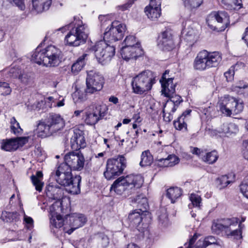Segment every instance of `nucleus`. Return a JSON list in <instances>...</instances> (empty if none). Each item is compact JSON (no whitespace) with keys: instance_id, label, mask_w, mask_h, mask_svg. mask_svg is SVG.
Wrapping results in <instances>:
<instances>
[{"instance_id":"nucleus-43","label":"nucleus","mask_w":248,"mask_h":248,"mask_svg":"<svg viewBox=\"0 0 248 248\" xmlns=\"http://www.w3.org/2000/svg\"><path fill=\"white\" fill-rule=\"evenodd\" d=\"M1 217L6 222L17 221L19 219V215L17 212H3Z\"/></svg>"},{"instance_id":"nucleus-7","label":"nucleus","mask_w":248,"mask_h":248,"mask_svg":"<svg viewBox=\"0 0 248 248\" xmlns=\"http://www.w3.org/2000/svg\"><path fill=\"white\" fill-rule=\"evenodd\" d=\"M155 83V78L151 71H143L134 77L131 82L132 90L137 94H142L150 90Z\"/></svg>"},{"instance_id":"nucleus-47","label":"nucleus","mask_w":248,"mask_h":248,"mask_svg":"<svg viewBox=\"0 0 248 248\" xmlns=\"http://www.w3.org/2000/svg\"><path fill=\"white\" fill-rule=\"evenodd\" d=\"M189 199L194 207H197L199 209L202 205V199L200 195L195 193L191 194Z\"/></svg>"},{"instance_id":"nucleus-2","label":"nucleus","mask_w":248,"mask_h":248,"mask_svg":"<svg viewBox=\"0 0 248 248\" xmlns=\"http://www.w3.org/2000/svg\"><path fill=\"white\" fill-rule=\"evenodd\" d=\"M246 218H241L240 223L238 225L236 218H224L215 219L212 221L211 230L213 233L226 236L227 237H233L236 239L242 238V230L245 227L242 222Z\"/></svg>"},{"instance_id":"nucleus-57","label":"nucleus","mask_w":248,"mask_h":248,"mask_svg":"<svg viewBox=\"0 0 248 248\" xmlns=\"http://www.w3.org/2000/svg\"><path fill=\"white\" fill-rule=\"evenodd\" d=\"M14 139L15 142L17 143V148L23 146L28 141V138L27 137H18Z\"/></svg>"},{"instance_id":"nucleus-5","label":"nucleus","mask_w":248,"mask_h":248,"mask_svg":"<svg viewBox=\"0 0 248 248\" xmlns=\"http://www.w3.org/2000/svg\"><path fill=\"white\" fill-rule=\"evenodd\" d=\"M65 125L63 119L58 114H52L44 122L39 123L37 131L39 137L45 138L62 129Z\"/></svg>"},{"instance_id":"nucleus-29","label":"nucleus","mask_w":248,"mask_h":248,"mask_svg":"<svg viewBox=\"0 0 248 248\" xmlns=\"http://www.w3.org/2000/svg\"><path fill=\"white\" fill-rule=\"evenodd\" d=\"M199 240L203 243V245L205 248L210 245L221 248L223 245V242L221 239L212 235L206 236L203 239Z\"/></svg>"},{"instance_id":"nucleus-32","label":"nucleus","mask_w":248,"mask_h":248,"mask_svg":"<svg viewBox=\"0 0 248 248\" xmlns=\"http://www.w3.org/2000/svg\"><path fill=\"white\" fill-rule=\"evenodd\" d=\"M87 56V54H83L73 64L71 67V71L74 74H77L83 68L85 64V60Z\"/></svg>"},{"instance_id":"nucleus-41","label":"nucleus","mask_w":248,"mask_h":248,"mask_svg":"<svg viewBox=\"0 0 248 248\" xmlns=\"http://www.w3.org/2000/svg\"><path fill=\"white\" fill-rule=\"evenodd\" d=\"M135 202L137 203L138 207L140 208L144 212L147 213V209L148 207L147 199L143 195H140L137 196L134 200Z\"/></svg>"},{"instance_id":"nucleus-64","label":"nucleus","mask_w":248,"mask_h":248,"mask_svg":"<svg viewBox=\"0 0 248 248\" xmlns=\"http://www.w3.org/2000/svg\"><path fill=\"white\" fill-rule=\"evenodd\" d=\"M64 105V99L62 96L58 97L56 103L53 104L54 107H62ZM52 106H53V105L51 104V107H52Z\"/></svg>"},{"instance_id":"nucleus-11","label":"nucleus","mask_w":248,"mask_h":248,"mask_svg":"<svg viewBox=\"0 0 248 248\" xmlns=\"http://www.w3.org/2000/svg\"><path fill=\"white\" fill-rule=\"evenodd\" d=\"M56 180L58 184L65 187L66 191L72 194H78L80 192V176L73 177L72 173L62 174L56 176Z\"/></svg>"},{"instance_id":"nucleus-12","label":"nucleus","mask_w":248,"mask_h":248,"mask_svg":"<svg viewBox=\"0 0 248 248\" xmlns=\"http://www.w3.org/2000/svg\"><path fill=\"white\" fill-rule=\"evenodd\" d=\"M106 109L104 105L91 106L85 109L82 119L87 124L94 125L105 116Z\"/></svg>"},{"instance_id":"nucleus-8","label":"nucleus","mask_w":248,"mask_h":248,"mask_svg":"<svg viewBox=\"0 0 248 248\" xmlns=\"http://www.w3.org/2000/svg\"><path fill=\"white\" fill-rule=\"evenodd\" d=\"M217 107L221 113L227 116L239 114L244 108L242 102L229 95H225L220 97Z\"/></svg>"},{"instance_id":"nucleus-55","label":"nucleus","mask_w":248,"mask_h":248,"mask_svg":"<svg viewBox=\"0 0 248 248\" xmlns=\"http://www.w3.org/2000/svg\"><path fill=\"white\" fill-rule=\"evenodd\" d=\"M10 4L18 7L20 10H23L25 8L24 0H6Z\"/></svg>"},{"instance_id":"nucleus-42","label":"nucleus","mask_w":248,"mask_h":248,"mask_svg":"<svg viewBox=\"0 0 248 248\" xmlns=\"http://www.w3.org/2000/svg\"><path fill=\"white\" fill-rule=\"evenodd\" d=\"M10 129L12 133L16 135H20L23 133V129L21 128L19 123L15 117H13L10 120Z\"/></svg>"},{"instance_id":"nucleus-52","label":"nucleus","mask_w":248,"mask_h":248,"mask_svg":"<svg viewBox=\"0 0 248 248\" xmlns=\"http://www.w3.org/2000/svg\"><path fill=\"white\" fill-rule=\"evenodd\" d=\"M158 215L159 221L165 225L168 222V215L166 209L162 208L160 212L158 213Z\"/></svg>"},{"instance_id":"nucleus-37","label":"nucleus","mask_w":248,"mask_h":248,"mask_svg":"<svg viewBox=\"0 0 248 248\" xmlns=\"http://www.w3.org/2000/svg\"><path fill=\"white\" fill-rule=\"evenodd\" d=\"M181 195V190L178 187H170L167 191V196L171 200V203H174Z\"/></svg>"},{"instance_id":"nucleus-15","label":"nucleus","mask_w":248,"mask_h":248,"mask_svg":"<svg viewBox=\"0 0 248 248\" xmlns=\"http://www.w3.org/2000/svg\"><path fill=\"white\" fill-rule=\"evenodd\" d=\"M64 160L73 170L80 171L84 166L85 158L79 151H72L66 153Z\"/></svg>"},{"instance_id":"nucleus-16","label":"nucleus","mask_w":248,"mask_h":248,"mask_svg":"<svg viewBox=\"0 0 248 248\" xmlns=\"http://www.w3.org/2000/svg\"><path fill=\"white\" fill-rule=\"evenodd\" d=\"M86 221L85 216L81 214L74 213L66 215L64 218V221L71 227V229L67 232L71 234L75 230L83 226Z\"/></svg>"},{"instance_id":"nucleus-53","label":"nucleus","mask_w":248,"mask_h":248,"mask_svg":"<svg viewBox=\"0 0 248 248\" xmlns=\"http://www.w3.org/2000/svg\"><path fill=\"white\" fill-rule=\"evenodd\" d=\"M167 97L169 98L168 100V101H171V103L176 107H178L179 104L183 102L182 97L179 95L174 93L173 95H171L170 96H167Z\"/></svg>"},{"instance_id":"nucleus-35","label":"nucleus","mask_w":248,"mask_h":248,"mask_svg":"<svg viewBox=\"0 0 248 248\" xmlns=\"http://www.w3.org/2000/svg\"><path fill=\"white\" fill-rule=\"evenodd\" d=\"M153 162V157L149 150L142 152L140 165L141 167L150 166Z\"/></svg>"},{"instance_id":"nucleus-13","label":"nucleus","mask_w":248,"mask_h":248,"mask_svg":"<svg viewBox=\"0 0 248 248\" xmlns=\"http://www.w3.org/2000/svg\"><path fill=\"white\" fill-rule=\"evenodd\" d=\"M86 84V92L89 94H93L100 91L103 88L104 78L99 72L91 70L87 72Z\"/></svg>"},{"instance_id":"nucleus-46","label":"nucleus","mask_w":248,"mask_h":248,"mask_svg":"<svg viewBox=\"0 0 248 248\" xmlns=\"http://www.w3.org/2000/svg\"><path fill=\"white\" fill-rule=\"evenodd\" d=\"M72 170L69 166V165H68L67 163L64 162V163H62L58 167L56 171V176H59L62 173L65 174L71 173Z\"/></svg>"},{"instance_id":"nucleus-9","label":"nucleus","mask_w":248,"mask_h":248,"mask_svg":"<svg viewBox=\"0 0 248 248\" xmlns=\"http://www.w3.org/2000/svg\"><path fill=\"white\" fill-rule=\"evenodd\" d=\"M90 50L94 53L98 62L104 65L111 61L115 54V49L105 41H100L93 46Z\"/></svg>"},{"instance_id":"nucleus-39","label":"nucleus","mask_w":248,"mask_h":248,"mask_svg":"<svg viewBox=\"0 0 248 248\" xmlns=\"http://www.w3.org/2000/svg\"><path fill=\"white\" fill-rule=\"evenodd\" d=\"M88 93H89L86 92V89H77L72 94L73 99L75 103L84 101L87 99Z\"/></svg>"},{"instance_id":"nucleus-51","label":"nucleus","mask_w":248,"mask_h":248,"mask_svg":"<svg viewBox=\"0 0 248 248\" xmlns=\"http://www.w3.org/2000/svg\"><path fill=\"white\" fill-rule=\"evenodd\" d=\"M186 7L189 8H196L199 7L202 3L203 0H184Z\"/></svg>"},{"instance_id":"nucleus-38","label":"nucleus","mask_w":248,"mask_h":248,"mask_svg":"<svg viewBox=\"0 0 248 248\" xmlns=\"http://www.w3.org/2000/svg\"><path fill=\"white\" fill-rule=\"evenodd\" d=\"M56 200V201L49 208V212L52 217H55L56 215H60L63 211L62 203L60 199Z\"/></svg>"},{"instance_id":"nucleus-54","label":"nucleus","mask_w":248,"mask_h":248,"mask_svg":"<svg viewBox=\"0 0 248 248\" xmlns=\"http://www.w3.org/2000/svg\"><path fill=\"white\" fill-rule=\"evenodd\" d=\"M155 164L157 166L161 168L171 167L168 157L166 158H160L156 160Z\"/></svg>"},{"instance_id":"nucleus-44","label":"nucleus","mask_w":248,"mask_h":248,"mask_svg":"<svg viewBox=\"0 0 248 248\" xmlns=\"http://www.w3.org/2000/svg\"><path fill=\"white\" fill-rule=\"evenodd\" d=\"M50 222L52 225L56 228H61L63 226L65 227L68 226L67 223L64 221V219H63L61 215H56L55 217L50 218Z\"/></svg>"},{"instance_id":"nucleus-22","label":"nucleus","mask_w":248,"mask_h":248,"mask_svg":"<svg viewBox=\"0 0 248 248\" xmlns=\"http://www.w3.org/2000/svg\"><path fill=\"white\" fill-rule=\"evenodd\" d=\"M159 46L164 50L170 51L174 47V43L170 31H163L158 43Z\"/></svg>"},{"instance_id":"nucleus-61","label":"nucleus","mask_w":248,"mask_h":248,"mask_svg":"<svg viewBox=\"0 0 248 248\" xmlns=\"http://www.w3.org/2000/svg\"><path fill=\"white\" fill-rule=\"evenodd\" d=\"M234 74L233 68L232 67L224 73V76L226 78L227 81H231L233 79Z\"/></svg>"},{"instance_id":"nucleus-18","label":"nucleus","mask_w":248,"mask_h":248,"mask_svg":"<svg viewBox=\"0 0 248 248\" xmlns=\"http://www.w3.org/2000/svg\"><path fill=\"white\" fill-rule=\"evenodd\" d=\"M168 74L169 71H166L160 79L162 86L161 92L166 97L170 96L175 93L176 84L173 83L172 78H167V74Z\"/></svg>"},{"instance_id":"nucleus-62","label":"nucleus","mask_w":248,"mask_h":248,"mask_svg":"<svg viewBox=\"0 0 248 248\" xmlns=\"http://www.w3.org/2000/svg\"><path fill=\"white\" fill-rule=\"evenodd\" d=\"M18 78L23 83L27 84L30 81V76L22 71Z\"/></svg>"},{"instance_id":"nucleus-21","label":"nucleus","mask_w":248,"mask_h":248,"mask_svg":"<svg viewBox=\"0 0 248 248\" xmlns=\"http://www.w3.org/2000/svg\"><path fill=\"white\" fill-rule=\"evenodd\" d=\"M193 67L195 69L202 71L210 68L208 60V51L205 50L200 51L195 58Z\"/></svg>"},{"instance_id":"nucleus-56","label":"nucleus","mask_w":248,"mask_h":248,"mask_svg":"<svg viewBox=\"0 0 248 248\" xmlns=\"http://www.w3.org/2000/svg\"><path fill=\"white\" fill-rule=\"evenodd\" d=\"M196 35L193 31L191 33H190V31L188 32L185 37V40L189 43V46H192L196 41Z\"/></svg>"},{"instance_id":"nucleus-17","label":"nucleus","mask_w":248,"mask_h":248,"mask_svg":"<svg viewBox=\"0 0 248 248\" xmlns=\"http://www.w3.org/2000/svg\"><path fill=\"white\" fill-rule=\"evenodd\" d=\"M191 152L198 155L202 161L209 164L215 163L218 158V154L216 150L207 152L205 150L195 147L192 149Z\"/></svg>"},{"instance_id":"nucleus-28","label":"nucleus","mask_w":248,"mask_h":248,"mask_svg":"<svg viewBox=\"0 0 248 248\" xmlns=\"http://www.w3.org/2000/svg\"><path fill=\"white\" fill-rule=\"evenodd\" d=\"M235 175L233 173H230L228 175H222L216 180V184L217 187L220 189H222L226 187L229 184L232 183L234 180Z\"/></svg>"},{"instance_id":"nucleus-3","label":"nucleus","mask_w":248,"mask_h":248,"mask_svg":"<svg viewBox=\"0 0 248 248\" xmlns=\"http://www.w3.org/2000/svg\"><path fill=\"white\" fill-rule=\"evenodd\" d=\"M62 53L58 47L50 45L42 49L38 46L32 55L31 60L34 62L46 67H55L62 62Z\"/></svg>"},{"instance_id":"nucleus-59","label":"nucleus","mask_w":248,"mask_h":248,"mask_svg":"<svg viewBox=\"0 0 248 248\" xmlns=\"http://www.w3.org/2000/svg\"><path fill=\"white\" fill-rule=\"evenodd\" d=\"M100 240L99 242L101 246L104 248L107 247L109 242L108 237L103 234H102L100 235Z\"/></svg>"},{"instance_id":"nucleus-27","label":"nucleus","mask_w":248,"mask_h":248,"mask_svg":"<svg viewBox=\"0 0 248 248\" xmlns=\"http://www.w3.org/2000/svg\"><path fill=\"white\" fill-rule=\"evenodd\" d=\"M177 108L171 101L167 100L163 105V116L164 119L167 122H170L173 118L172 113L176 111Z\"/></svg>"},{"instance_id":"nucleus-36","label":"nucleus","mask_w":248,"mask_h":248,"mask_svg":"<svg viewBox=\"0 0 248 248\" xmlns=\"http://www.w3.org/2000/svg\"><path fill=\"white\" fill-rule=\"evenodd\" d=\"M225 8L229 10H239L242 7L241 0H222Z\"/></svg>"},{"instance_id":"nucleus-6","label":"nucleus","mask_w":248,"mask_h":248,"mask_svg":"<svg viewBox=\"0 0 248 248\" xmlns=\"http://www.w3.org/2000/svg\"><path fill=\"white\" fill-rule=\"evenodd\" d=\"M99 19L102 26L105 27L107 24L111 25L109 29H108V27L106 29L104 33V41L112 43L122 39L126 30L125 24L118 21L111 22L108 19V16H100Z\"/></svg>"},{"instance_id":"nucleus-63","label":"nucleus","mask_w":248,"mask_h":248,"mask_svg":"<svg viewBox=\"0 0 248 248\" xmlns=\"http://www.w3.org/2000/svg\"><path fill=\"white\" fill-rule=\"evenodd\" d=\"M240 189L243 195L248 199V185L242 183L240 186Z\"/></svg>"},{"instance_id":"nucleus-58","label":"nucleus","mask_w":248,"mask_h":248,"mask_svg":"<svg viewBox=\"0 0 248 248\" xmlns=\"http://www.w3.org/2000/svg\"><path fill=\"white\" fill-rule=\"evenodd\" d=\"M168 157L169 158V162L171 167L178 164L179 162V158L174 155H170Z\"/></svg>"},{"instance_id":"nucleus-4","label":"nucleus","mask_w":248,"mask_h":248,"mask_svg":"<svg viewBox=\"0 0 248 248\" xmlns=\"http://www.w3.org/2000/svg\"><path fill=\"white\" fill-rule=\"evenodd\" d=\"M143 183V179L140 175L130 174L120 177L111 185L110 191L113 190L118 195H122L124 192L129 195L135 189L140 187Z\"/></svg>"},{"instance_id":"nucleus-23","label":"nucleus","mask_w":248,"mask_h":248,"mask_svg":"<svg viewBox=\"0 0 248 248\" xmlns=\"http://www.w3.org/2000/svg\"><path fill=\"white\" fill-rule=\"evenodd\" d=\"M147 214L141 209L133 211L129 214L128 217L129 225L133 227H138L142 223Z\"/></svg>"},{"instance_id":"nucleus-45","label":"nucleus","mask_w":248,"mask_h":248,"mask_svg":"<svg viewBox=\"0 0 248 248\" xmlns=\"http://www.w3.org/2000/svg\"><path fill=\"white\" fill-rule=\"evenodd\" d=\"M6 71L8 77L13 78H18L23 70L19 66L12 65Z\"/></svg>"},{"instance_id":"nucleus-24","label":"nucleus","mask_w":248,"mask_h":248,"mask_svg":"<svg viewBox=\"0 0 248 248\" xmlns=\"http://www.w3.org/2000/svg\"><path fill=\"white\" fill-rule=\"evenodd\" d=\"M70 143L71 148L76 151L85 147L86 142L82 132L80 131L74 132L71 138Z\"/></svg>"},{"instance_id":"nucleus-26","label":"nucleus","mask_w":248,"mask_h":248,"mask_svg":"<svg viewBox=\"0 0 248 248\" xmlns=\"http://www.w3.org/2000/svg\"><path fill=\"white\" fill-rule=\"evenodd\" d=\"M51 3L52 0H32V8L38 13L48 10Z\"/></svg>"},{"instance_id":"nucleus-20","label":"nucleus","mask_w":248,"mask_h":248,"mask_svg":"<svg viewBox=\"0 0 248 248\" xmlns=\"http://www.w3.org/2000/svg\"><path fill=\"white\" fill-rule=\"evenodd\" d=\"M121 54L124 60L128 61L141 55L142 50L140 44H137L136 47L123 46L121 50Z\"/></svg>"},{"instance_id":"nucleus-1","label":"nucleus","mask_w":248,"mask_h":248,"mask_svg":"<svg viewBox=\"0 0 248 248\" xmlns=\"http://www.w3.org/2000/svg\"><path fill=\"white\" fill-rule=\"evenodd\" d=\"M81 18L79 16H75L72 22L57 30L61 31L62 32L67 30L69 31L65 37V41L69 46H78L80 44L84 43L88 38V26L82 22Z\"/></svg>"},{"instance_id":"nucleus-60","label":"nucleus","mask_w":248,"mask_h":248,"mask_svg":"<svg viewBox=\"0 0 248 248\" xmlns=\"http://www.w3.org/2000/svg\"><path fill=\"white\" fill-rule=\"evenodd\" d=\"M0 88L5 89V91L2 93L3 95H7L10 93L11 89L9 86V84L6 82H0Z\"/></svg>"},{"instance_id":"nucleus-33","label":"nucleus","mask_w":248,"mask_h":248,"mask_svg":"<svg viewBox=\"0 0 248 248\" xmlns=\"http://www.w3.org/2000/svg\"><path fill=\"white\" fill-rule=\"evenodd\" d=\"M238 131V127L234 123L223 124L220 128V132L226 134L228 136L232 134H236Z\"/></svg>"},{"instance_id":"nucleus-40","label":"nucleus","mask_w":248,"mask_h":248,"mask_svg":"<svg viewBox=\"0 0 248 248\" xmlns=\"http://www.w3.org/2000/svg\"><path fill=\"white\" fill-rule=\"evenodd\" d=\"M17 143L15 142L14 139L3 140L1 143V149L8 152H12L17 149Z\"/></svg>"},{"instance_id":"nucleus-19","label":"nucleus","mask_w":248,"mask_h":248,"mask_svg":"<svg viewBox=\"0 0 248 248\" xmlns=\"http://www.w3.org/2000/svg\"><path fill=\"white\" fill-rule=\"evenodd\" d=\"M161 2L160 0H151L149 6L145 8V13L152 20H157L161 16Z\"/></svg>"},{"instance_id":"nucleus-10","label":"nucleus","mask_w":248,"mask_h":248,"mask_svg":"<svg viewBox=\"0 0 248 248\" xmlns=\"http://www.w3.org/2000/svg\"><path fill=\"white\" fill-rule=\"evenodd\" d=\"M126 159L123 155L108 159L104 176L107 180H110L119 176L126 167Z\"/></svg>"},{"instance_id":"nucleus-50","label":"nucleus","mask_w":248,"mask_h":248,"mask_svg":"<svg viewBox=\"0 0 248 248\" xmlns=\"http://www.w3.org/2000/svg\"><path fill=\"white\" fill-rule=\"evenodd\" d=\"M21 208V212L23 216V223L28 229H32L33 227L34 222L33 219L31 217L26 215L23 208Z\"/></svg>"},{"instance_id":"nucleus-48","label":"nucleus","mask_w":248,"mask_h":248,"mask_svg":"<svg viewBox=\"0 0 248 248\" xmlns=\"http://www.w3.org/2000/svg\"><path fill=\"white\" fill-rule=\"evenodd\" d=\"M197 239V236L194 235L190 239L188 244L186 248H206L203 245V243L198 240L195 243Z\"/></svg>"},{"instance_id":"nucleus-25","label":"nucleus","mask_w":248,"mask_h":248,"mask_svg":"<svg viewBox=\"0 0 248 248\" xmlns=\"http://www.w3.org/2000/svg\"><path fill=\"white\" fill-rule=\"evenodd\" d=\"M191 112V109L186 110L178 118L177 120L174 121L173 124L176 129L184 131L187 130L186 122Z\"/></svg>"},{"instance_id":"nucleus-34","label":"nucleus","mask_w":248,"mask_h":248,"mask_svg":"<svg viewBox=\"0 0 248 248\" xmlns=\"http://www.w3.org/2000/svg\"><path fill=\"white\" fill-rule=\"evenodd\" d=\"M43 179V173L40 171H37L36 175L31 176V180L35 189L37 191H41L44 185L42 180Z\"/></svg>"},{"instance_id":"nucleus-30","label":"nucleus","mask_w":248,"mask_h":248,"mask_svg":"<svg viewBox=\"0 0 248 248\" xmlns=\"http://www.w3.org/2000/svg\"><path fill=\"white\" fill-rule=\"evenodd\" d=\"M208 60L210 68L215 67L218 66L221 62L222 56L218 52H209L208 51Z\"/></svg>"},{"instance_id":"nucleus-14","label":"nucleus","mask_w":248,"mask_h":248,"mask_svg":"<svg viewBox=\"0 0 248 248\" xmlns=\"http://www.w3.org/2000/svg\"><path fill=\"white\" fill-rule=\"evenodd\" d=\"M206 22L208 26L213 30H217L218 27L217 23L222 24L219 28L220 31H224L230 24L229 17L225 11L214 12L209 14L207 18Z\"/></svg>"},{"instance_id":"nucleus-49","label":"nucleus","mask_w":248,"mask_h":248,"mask_svg":"<svg viewBox=\"0 0 248 248\" xmlns=\"http://www.w3.org/2000/svg\"><path fill=\"white\" fill-rule=\"evenodd\" d=\"M123 44L124 46L136 47L137 44L140 43L136 40V37L134 36L130 35L125 38Z\"/></svg>"},{"instance_id":"nucleus-31","label":"nucleus","mask_w":248,"mask_h":248,"mask_svg":"<svg viewBox=\"0 0 248 248\" xmlns=\"http://www.w3.org/2000/svg\"><path fill=\"white\" fill-rule=\"evenodd\" d=\"M46 194L48 197L54 200L60 199L62 196L61 189L53 186H48L46 187Z\"/></svg>"}]
</instances>
